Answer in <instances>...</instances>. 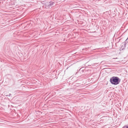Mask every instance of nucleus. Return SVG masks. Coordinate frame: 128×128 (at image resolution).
I'll return each instance as SVG.
<instances>
[{
  "label": "nucleus",
  "mask_w": 128,
  "mask_h": 128,
  "mask_svg": "<svg viewBox=\"0 0 128 128\" xmlns=\"http://www.w3.org/2000/svg\"><path fill=\"white\" fill-rule=\"evenodd\" d=\"M120 81V80L119 78L116 76L112 77L110 78V80L111 83L115 85L118 84Z\"/></svg>",
  "instance_id": "f257e3e1"
},
{
  "label": "nucleus",
  "mask_w": 128,
  "mask_h": 128,
  "mask_svg": "<svg viewBox=\"0 0 128 128\" xmlns=\"http://www.w3.org/2000/svg\"><path fill=\"white\" fill-rule=\"evenodd\" d=\"M44 6L45 7V8H49L50 7H52L54 5V2L50 1L49 0L48 1H46L44 2Z\"/></svg>",
  "instance_id": "f03ea898"
},
{
  "label": "nucleus",
  "mask_w": 128,
  "mask_h": 128,
  "mask_svg": "<svg viewBox=\"0 0 128 128\" xmlns=\"http://www.w3.org/2000/svg\"><path fill=\"white\" fill-rule=\"evenodd\" d=\"M83 68H80L79 70V71L80 72L82 71V72H84L85 71V70L83 69Z\"/></svg>",
  "instance_id": "7ed1b4c3"
},
{
  "label": "nucleus",
  "mask_w": 128,
  "mask_h": 128,
  "mask_svg": "<svg viewBox=\"0 0 128 128\" xmlns=\"http://www.w3.org/2000/svg\"><path fill=\"white\" fill-rule=\"evenodd\" d=\"M122 128H128V126H124Z\"/></svg>",
  "instance_id": "20e7f679"
},
{
  "label": "nucleus",
  "mask_w": 128,
  "mask_h": 128,
  "mask_svg": "<svg viewBox=\"0 0 128 128\" xmlns=\"http://www.w3.org/2000/svg\"><path fill=\"white\" fill-rule=\"evenodd\" d=\"M11 94H9V95L8 96H10Z\"/></svg>",
  "instance_id": "39448f33"
}]
</instances>
